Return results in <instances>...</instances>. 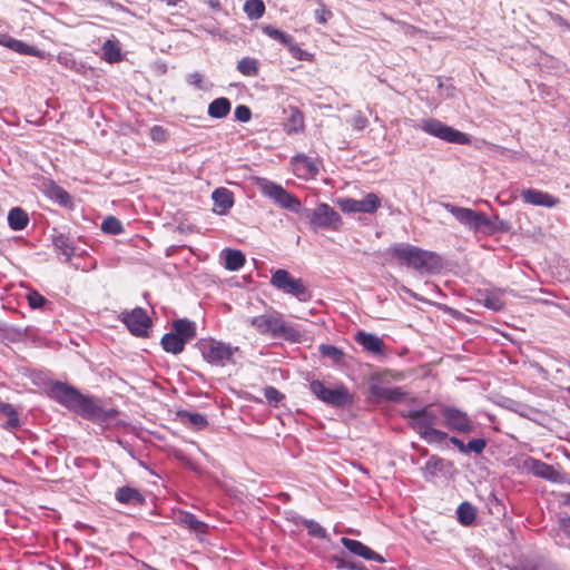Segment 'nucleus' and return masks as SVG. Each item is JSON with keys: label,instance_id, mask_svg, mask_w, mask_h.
<instances>
[{"label": "nucleus", "instance_id": "f257e3e1", "mask_svg": "<svg viewBox=\"0 0 570 570\" xmlns=\"http://www.w3.org/2000/svg\"><path fill=\"white\" fill-rule=\"evenodd\" d=\"M387 252L420 273H435L442 267L441 258L435 253L410 244H393Z\"/></svg>", "mask_w": 570, "mask_h": 570}, {"label": "nucleus", "instance_id": "f03ea898", "mask_svg": "<svg viewBox=\"0 0 570 570\" xmlns=\"http://www.w3.org/2000/svg\"><path fill=\"white\" fill-rule=\"evenodd\" d=\"M442 205L459 223L474 233L493 234L498 230H507L505 223L500 220L498 216L490 219L485 214L470 208L459 207L450 203H443Z\"/></svg>", "mask_w": 570, "mask_h": 570}, {"label": "nucleus", "instance_id": "7ed1b4c3", "mask_svg": "<svg viewBox=\"0 0 570 570\" xmlns=\"http://www.w3.org/2000/svg\"><path fill=\"white\" fill-rule=\"evenodd\" d=\"M248 322L259 334L269 335L273 338L298 342L302 336L299 331L284 322L276 311L252 317Z\"/></svg>", "mask_w": 570, "mask_h": 570}, {"label": "nucleus", "instance_id": "20e7f679", "mask_svg": "<svg viewBox=\"0 0 570 570\" xmlns=\"http://www.w3.org/2000/svg\"><path fill=\"white\" fill-rule=\"evenodd\" d=\"M255 184L265 197L272 199L279 207L301 214L303 206L299 199L281 185L262 177L256 178Z\"/></svg>", "mask_w": 570, "mask_h": 570}, {"label": "nucleus", "instance_id": "39448f33", "mask_svg": "<svg viewBox=\"0 0 570 570\" xmlns=\"http://www.w3.org/2000/svg\"><path fill=\"white\" fill-rule=\"evenodd\" d=\"M301 215L307 220L313 232L318 229L337 230L342 225L341 216L325 203L318 204L314 209L303 207Z\"/></svg>", "mask_w": 570, "mask_h": 570}, {"label": "nucleus", "instance_id": "423d86ee", "mask_svg": "<svg viewBox=\"0 0 570 570\" xmlns=\"http://www.w3.org/2000/svg\"><path fill=\"white\" fill-rule=\"evenodd\" d=\"M198 347L202 352L203 357L210 364L217 366H225L227 363L233 361L235 352L238 347L216 341V340H202L198 343Z\"/></svg>", "mask_w": 570, "mask_h": 570}, {"label": "nucleus", "instance_id": "0eeeda50", "mask_svg": "<svg viewBox=\"0 0 570 570\" xmlns=\"http://www.w3.org/2000/svg\"><path fill=\"white\" fill-rule=\"evenodd\" d=\"M271 284L286 294L297 297L302 302L311 298V294L302 278H294L286 269H277L271 277Z\"/></svg>", "mask_w": 570, "mask_h": 570}, {"label": "nucleus", "instance_id": "6e6552de", "mask_svg": "<svg viewBox=\"0 0 570 570\" xmlns=\"http://www.w3.org/2000/svg\"><path fill=\"white\" fill-rule=\"evenodd\" d=\"M312 393L321 401L335 407H343L353 402V397L348 389L338 385L335 389L326 387L321 381H312L309 384Z\"/></svg>", "mask_w": 570, "mask_h": 570}, {"label": "nucleus", "instance_id": "1a4fd4ad", "mask_svg": "<svg viewBox=\"0 0 570 570\" xmlns=\"http://www.w3.org/2000/svg\"><path fill=\"white\" fill-rule=\"evenodd\" d=\"M72 411L85 419L96 422H107L117 415V411L106 410L97 399L83 394L79 396V401H77L76 407Z\"/></svg>", "mask_w": 570, "mask_h": 570}, {"label": "nucleus", "instance_id": "9d476101", "mask_svg": "<svg viewBox=\"0 0 570 570\" xmlns=\"http://www.w3.org/2000/svg\"><path fill=\"white\" fill-rule=\"evenodd\" d=\"M403 416L409 420V425L421 435L439 424L441 419L440 405L436 409L428 405L420 410H410Z\"/></svg>", "mask_w": 570, "mask_h": 570}, {"label": "nucleus", "instance_id": "9b49d317", "mask_svg": "<svg viewBox=\"0 0 570 570\" xmlns=\"http://www.w3.org/2000/svg\"><path fill=\"white\" fill-rule=\"evenodd\" d=\"M440 414L442 425L451 431L470 433L474 430V424L470 416L455 406L440 404Z\"/></svg>", "mask_w": 570, "mask_h": 570}, {"label": "nucleus", "instance_id": "f8f14e48", "mask_svg": "<svg viewBox=\"0 0 570 570\" xmlns=\"http://www.w3.org/2000/svg\"><path fill=\"white\" fill-rule=\"evenodd\" d=\"M336 205L343 213L346 214H373L380 208L381 198L374 193H368L363 199L360 200L350 197L337 198Z\"/></svg>", "mask_w": 570, "mask_h": 570}, {"label": "nucleus", "instance_id": "ddd939ff", "mask_svg": "<svg viewBox=\"0 0 570 570\" xmlns=\"http://www.w3.org/2000/svg\"><path fill=\"white\" fill-rule=\"evenodd\" d=\"M422 129L425 132L448 142H470L468 135L444 125L438 119L432 118L425 120L422 125Z\"/></svg>", "mask_w": 570, "mask_h": 570}, {"label": "nucleus", "instance_id": "4468645a", "mask_svg": "<svg viewBox=\"0 0 570 570\" xmlns=\"http://www.w3.org/2000/svg\"><path fill=\"white\" fill-rule=\"evenodd\" d=\"M121 321L126 324L130 333L136 336H146L151 325V320L140 307H136L131 312H122Z\"/></svg>", "mask_w": 570, "mask_h": 570}, {"label": "nucleus", "instance_id": "2eb2a0df", "mask_svg": "<svg viewBox=\"0 0 570 570\" xmlns=\"http://www.w3.org/2000/svg\"><path fill=\"white\" fill-rule=\"evenodd\" d=\"M50 395L58 403L72 411L81 393L66 383L56 382L50 389Z\"/></svg>", "mask_w": 570, "mask_h": 570}, {"label": "nucleus", "instance_id": "dca6fc26", "mask_svg": "<svg viewBox=\"0 0 570 570\" xmlns=\"http://www.w3.org/2000/svg\"><path fill=\"white\" fill-rule=\"evenodd\" d=\"M520 196L525 204L533 206L552 208L560 203L557 197L535 188H523L520 191Z\"/></svg>", "mask_w": 570, "mask_h": 570}, {"label": "nucleus", "instance_id": "f3484780", "mask_svg": "<svg viewBox=\"0 0 570 570\" xmlns=\"http://www.w3.org/2000/svg\"><path fill=\"white\" fill-rule=\"evenodd\" d=\"M521 466L532 472L534 475L543 478L548 481H557L559 478V473L552 465L531 456L524 458Z\"/></svg>", "mask_w": 570, "mask_h": 570}, {"label": "nucleus", "instance_id": "a211bd4d", "mask_svg": "<svg viewBox=\"0 0 570 570\" xmlns=\"http://www.w3.org/2000/svg\"><path fill=\"white\" fill-rule=\"evenodd\" d=\"M341 543L353 554L362 557L366 560L376 561V562H384V558L363 544L361 541L348 539L343 537L341 539Z\"/></svg>", "mask_w": 570, "mask_h": 570}, {"label": "nucleus", "instance_id": "6ab92c4d", "mask_svg": "<svg viewBox=\"0 0 570 570\" xmlns=\"http://www.w3.org/2000/svg\"><path fill=\"white\" fill-rule=\"evenodd\" d=\"M370 392L374 397L387 402H400L406 395L402 387H386L381 384H372Z\"/></svg>", "mask_w": 570, "mask_h": 570}, {"label": "nucleus", "instance_id": "aec40b11", "mask_svg": "<svg viewBox=\"0 0 570 570\" xmlns=\"http://www.w3.org/2000/svg\"><path fill=\"white\" fill-rule=\"evenodd\" d=\"M295 173L301 177L315 176L320 170V161L305 155L293 157Z\"/></svg>", "mask_w": 570, "mask_h": 570}, {"label": "nucleus", "instance_id": "412c9836", "mask_svg": "<svg viewBox=\"0 0 570 570\" xmlns=\"http://www.w3.org/2000/svg\"><path fill=\"white\" fill-rule=\"evenodd\" d=\"M42 190L50 199L57 202L59 205L65 207L71 205L70 195L63 188L58 186L53 180H45L42 184Z\"/></svg>", "mask_w": 570, "mask_h": 570}, {"label": "nucleus", "instance_id": "4be33fe9", "mask_svg": "<svg viewBox=\"0 0 570 570\" xmlns=\"http://www.w3.org/2000/svg\"><path fill=\"white\" fill-rule=\"evenodd\" d=\"M284 112L287 115L284 127L288 134L304 130V114L297 107L289 106Z\"/></svg>", "mask_w": 570, "mask_h": 570}, {"label": "nucleus", "instance_id": "5701e85b", "mask_svg": "<svg viewBox=\"0 0 570 570\" xmlns=\"http://www.w3.org/2000/svg\"><path fill=\"white\" fill-rule=\"evenodd\" d=\"M355 342L358 343L364 350L373 354H381L383 352V341L371 333L358 332L354 336Z\"/></svg>", "mask_w": 570, "mask_h": 570}, {"label": "nucleus", "instance_id": "b1692460", "mask_svg": "<svg viewBox=\"0 0 570 570\" xmlns=\"http://www.w3.org/2000/svg\"><path fill=\"white\" fill-rule=\"evenodd\" d=\"M116 499L120 503L134 507L142 505L145 503L144 495L137 489L130 487L119 488L116 492Z\"/></svg>", "mask_w": 570, "mask_h": 570}, {"label": "nucleus", "instance_id": "393cba45", "mask_svg": "<svg viewBox=\"0 0 570 570\" xmlns=\"http://www.w3.org/2000/svg\"><path fill=\"white\" fill-rule=\"evenodd\" d=\"M212 198L215 205V212L223 215L233 206V194L226 188H217Z\"/></svg>", "mask_w": 570, "mask_h": 570}, {"label": "nucleus", "instance_id": "a878e982", "mask_svg": "<svg viewBox=\"0 0 570 570\" xmlns=\"http://www.w3.org/2000/svg\"><path fill=\"white\" fill-rule=\"evenodd\" d=\"M173 332L177 334L183 342L187 343L196 335V325L187 318H179L173 323Z\"/></svg>", "mask_w": 570, "mask_h": 570}, {"label": "nucleus", "instance_id": "bb28decb", "mask_svg": "<svg viewBox=\"0 0 570 570\" xmlns=\"http://www.w3.org/2000/svg\"><path fill=\"white\" fill-rule=\"evenodd\" d=\"M220 256L222 258H224V266L228 271H238L245 264L244 254L237 249H224Z\"/></svg>", "mask_w": 570, "mask_h": 570}, {"label": "nucleus", "instance_id": "cd10ccee", "mask_svg": "<svg viewBox=\"0 0 570 570\" xmlns=\"http://www.w3.org/2000/svg\"><path fill=\"white\" fill-rule=\"evenodd\" d=\"M230 109H232L230 101L225 97H220V98L214 99L209 104L207 112L212 118L219 119V118L226 117L230 112Z\"/></svg>", "mask_w": 570, "mask_h": 570}, {"label": "nucleus", "instance_id": "c85d7f7f", "mask_svg": "<svg viewBox=\"0 0 570 570\" xmlns=\"http://www.w3.org/2000/svg\"><path fill=\"white\" fill-rule=\"evenodd\" d=\"M177 521L179 524L190 529L196 533H205L207 530V524L198 520L190 512H180L177 517Z\"/></svg>", "mask_w": 570, "mask_h": 570}, {"label": "nucleus", "instance_id": "c756f323", "mask_svg": "<svg viewBox=\"0 0 570 570\" xmlns=\"http://www.w3.org/2000/svg\"><path fill=\"white\" fill-rule=\"evenodd\" d=\"M29 223L28 214L20 207L12 208L8 214V224L13 230H22Z\"/></svg>", "mask_w": 570, "mask_h": 570}, {"label": "nucleus", "instance_id": "7c9ffc66", "mask_svg": "<svg viewBox=\"0 0 570 570\" xmlns=\"http://www.w3.org/2000/svg\"><path fill=\"white\" fill-rule=\"evenodd\" d=\"M185 342L175 334L174 332L167 333L161 338V346L163 348L173 354H179L184 351Z\"/></svg>", "mask_w": 570, "mask_h": 570}, {"label": "nucleus", "instance_id": "2f4dec72", "mask_svg": "<svg viewBox=\"0 0 570 570\" xmlns=\"http://www.w3.org/2000/svg\"><path fill=\"white\" fill-rule=\"evenodd\" d=\"M102 58L110 62H119L121 60V49L117 40H107L102 45Z\"/></svg>", "mask_w": 570, "mask_h": 570}, {"label": "nucleus", "instance_id": "473e14b6", "mask_svg": "<svg viewBox=\"0 0 570 570\" xmlns=\"http://www.w3.org/2000/svg\"><path fill=\"white\" fill-rule=\"evenodd\" d=\"M458 520L463 525H471L476 517V509L470 502H462L458 510Z\"/></svg>", "mask_w": 570, "mask_h": 570}, {"label": "nucleus", "instance_id": "72a5a7b5", "mask_svg": "<svg viewBox=\"0 0 570 570\" xmlns=\"http://www.w3.org/2000/svg\"><path fill=\"white\" fill-rule=\"evenodd\" d=\"M237 70L246 77H256L259 72V63L257 59L245 57L237 63Z\"/></svg>", "mask_w": 570, "mask_h": 570}, {"label": "nucleus", "instance_id": "f704fd0d", "mask_svg": "<svg viewBox=\"0 0 570 570\" xmlns=\"http://www.w3.org/2000/svg\"><path fill=\"white\" fill-rule=\"evenodd\" d=\"M318 351L322 356L331 360L333 364H341L345 356L341 348L330 344H321Z\"/></svg>", "mask_w": 570, "mask_h": 570}, {"label": "nucleus", "instance_id": "c9c22d12", "mask_svg": "<svg viewBox=\"0 0 570 570\" xmlns=\"http://www.w3.org/2000/svg\"><path fill=\"white\" fill-rule=\"evenodd\" d=\"M244 11L249 19L256 20L265 13V4L263 0H246Z\"/></svg>", "mask_w": 570, "mask_h": 570}, {"label": "nucleus", "instance_id": "e433bc0d", "mask_svg": "<svg viewBox=\"0 0 570 570\" xmlns=\"http://www.w3.org/2000/svg\"><path fill=\"white\" fill-rule=\"evenodd\" d=\"M263 32L272 38L273 40H276L284 46H287L291 43V40H293V37L288 33L283 32L282 30L275 28L274 26H265L263 27Z\"/></svg>", "mask_w": 570, "mask_h": 570}, {"label": "nucleus", "instance_id": "4c0bfd02", "mask_svg": "<svg viewBox=\"0 0 570 570\" xmlns=\"http://www.w3.org/2000/svg\"><path fill=\"white\" fill-rule=\"evenodd\" d=\"M180 416L185 423L197 430H202L208 424L207 419L200 413L183 412Z\"/></svg>", "mask_w": 570, "mask_h": 570}, {"label": "nucleus", "instance_id": "58836bf2", "mask_svg": "<svg viewBox=\"0 0 570 570\" xmlns=\"http://www.w3.org/2000/svg\"><path fill=\"white\" fill-rule=\"evenodd\" d=\"M299 524L304 525L307 529L309 535L321 539L326 537V530L321 524L313 520L301 518Z\"/></svg>", "mask_w": 570, "mask_h": 570}, {"label": "nucleus", "instance_id": "ea45409f", "mask_svg": "<svg viewBox=\"0 0 570 570\" xmlns=\"http://www.w3.org/2000/svg\"><path fill=\"white\" fill-rule=\"evenodd\" d=\"M101 230L110 235H118L122 232V225L119 219L110 216L102 222Z\"/></svg>", "mask_w": 570, "mask_h": 570}, {"label": "nucleus", "instance_id": "a19ab883", "mask_svg": "<svg viewBox=\"0 0 570 570\" xmlns=\"http://www.w3.org/2000/svg\"><path fill=\"white\" fill-rule=\"evenodd\" d=\"M420 436L429 443H442L448 439V434L444 431L435 428L425 431Z\"/></svg>", "mask_w": 570, "mask_h": 570}, {"label": "nucleus", "instance_id": "79ce46f5", "mask_svg": "<svg viewBox=\"0 0 570 570\" xmlns=\"http://www.w3.org/2000/svg\"><path fill=\"white\" fill-rule=\"evenodd\" d=\"M482 304L494 312L501 311L504 306L503 301L495 294H485L481 298Z\"/></svg>", "mask_w": 570, "mask_h": 570}, {"label": "nucleus", "instance_id": "37998d69", "mask_svg": "<svg viewBox=\"0 0 570 570\" xmlns=\"http://www.w3.org/2000/svg\"><path fill=\"white\" fill-rule=\"evenodd\" d=\"M318 8L314 11L315 19L321 24H326L332 18V12L326 8L324 2L317 1Z\"/></svg>", "mask_w": 570, "mask_h": 570}, {"label": "nucleus", "instance_id": "c03bdc74", "mask_svg": "<svg viewBox=\"0 0 570 570\" xmlns=\"http://www.w3.org/2000/svg\"><path fill=\"white\" fill-rule=\"evenodd\" d=\"M487 446V441L484 439H472L465 445V453H475L481 454Z\"/></svg>", "mask_w": 570, "mask_h": 570}, {"label": "nucleus", "instance_id": "a18cd8bd", "mask_svg": "<svg viewBox=\"0 0 570 570\" xmlns=\"http://www.w3.org/2000/svg\"><path fill=\"white\" fill-rule=\"evenodd\" d=\"M6 45H7V47H9L10 49L14 50L16 52L35 55L33 48L29 47L28 45H26L21 40L9 39Z\"/></svg>", "mask_w": 570, "mask_h": 570}, {"label": "nucleus", "instance_id": "49530a36", "mask_svg": "<svg viewBox=\"0 0 570 570\" xmlns=\"http://www.w3.org/2000/svg\"><path fill=\"white\" fill-rule=\"evenodd\" d=\"M264 396L267 400V402L272 405H276L279 401L284 399V395L274 386L265 387Z\"/></svg>", "mask_w": 570, "mask_h": 570}, {"label": "nucleus", "instance_id": "de8ad7c7", "mask_svg": "<svg viewBox=\"0 0 570 570\" xmlns=\"http://www.w3.org/2000/svg\"><path fill=\"white\" fill-rule=\"evenodd\" d=\"M235 119L240 122H247L252 118V110L245 105H238L234 111Z\"/></svg>", "mask_w": 570, "mask_h": 570}, {"label": "nucleus", "instance_id": "09e8293b", "mask_svg": "<svg viewBox=\"0 0 570 570\" xmlns=\"http://www.w3.org/2000/svg\"><path fill=\"white\" fill-rule=\"evenodd\" d=\"M286 47L295 59H298V60H307L308 59L309 53L306 52L305 50H303L301 47H298L294 42V39L291 40V43L287 45Z\"/></svg>", "mask_w": 570, "mask_h": 570}, {"label": "nucleus", "instance_id": "8fccbe9b", "mask_svg": "<svg viewBox=\"0 0 570 570\" xmlns=\"http://www.w3.org/2000/svg\"><path fill=\"white\" fill-rule=\"evenodd\" d=\"M442 464V460L436 456H431L424 466V472L430 475H434L436 470H440Z\"/></svg>", "mask_w": 570, "mask_h": 570}, {"label": "nucleus", "instance_id": "3c124183", "mask_svg": "<svg viewBox=\"0 0 570 570\" xmlns=\"http://www.w3.org/2000/svg\"><path fill=\"white\" fill-rule=\"evenodd\" d=\"M28 303L32 308H40L45 305L46 298L38 292H30L27 296Z\"/></svg>", "mask_w": 570, "mask_h": 570}, {"label": "nucleus", "instance_id": "603ef678", "mask_svg": "<svg viewBox=\"0 0 570 570\" xmlns=\"http://www.w3.org/2000/svg\"><path fill=\"white\" fill-rule=\"evenodd\" d=\"M55 245L57 248L61 250V254L66 257V261H69L70 257L73 255V248L67 244V240L65 238H58L55 242Z\"/></svg>", "mask_w": 570, "mask_h": 570}, {"label": "nucleus", "instance_id": "864d4df0", "mask_svg": "<svg viewBox=\"0 0 570 570\" xmlns=\"http://www.w3.org/2000/svg\"><path fill=\"white\" fill-rule=\"evenodd\" d=\"M187 82L197 89H203V75L198 71H195L188 75Z\"/></svg>", "mask_w": 570, "mask_h": 570}, {"label": "nucleus", "instance_id": "5fc2aeb1", "mask_svg": "<svg viewBox=\"0 0 570 570\" xmlns=\"http://www.w3.org/2000/svg\"><path fill=\"white\" fill-rule=\"evenodd\" d=\"M561 533L564 543L570 546V518L562 521Z\"/></svg>", "mask_w": 570, "mask_h": 570}, {"label": "nucleus", "instance_id": "6e6d98bb", "mask_svg": "<svg viewBox=\"0 0 570 570\" xmlns=\"http://www.w3.org/2000/svg\"><path fill=\"white\" fill-rule=\"evenodd\" d=\"M20 425L17 412L13 414L8 415L7 422L2 425L6 430H13L17 429Z\"/></svg>", "mask_w": 570, "mask_h": 570}, {"label": "nucleus", "instance_id": "4d7b16f0", "mask_svg": "<svg viewBox=\"0 0 570 570\" xmlns=\"http://www.w3.org/2000/svg\"><path fill=\"white\" fill-rule=\"evenodd\" d=\"M332 560L335 563L336 569H350L351 563H352L351 561H347L340 557H333Z\"/></svg>", "mask_w": 570, "mask_h": 570}, {"label": "nucleus", "instance_id": "13d9d810", "mask_svg": "<svg viewBox=\"0 0 570 570\" xmlns=\"http://www.w3.org/2000/svg\"><path fill=\"white\" fill-rule=\"evenodd\" d=\"M165 135H166L165 130L159 126H155L151 129V138L154 140H163V139H165Z\"/></svg>", "mask_w": 570, "mask_h": 570}, {"label": "nucleus", "instance_id": "bf43d9fd", "mask_svg": "<svg viewBox=\"0 0 570 570\" xmlns=\"http://www.w3.org/2000/svg\"><path fill=\"white\" fill-rule=\"evenodd\" d=\"M449 441H450L454 446H456V448H458V450H459L461 453H463V454L465 453V445H466V444H465V443H463V441H462V440H460V439H459V438H456V436H451V438L449 439Z\"/></svg>", "mask_w": 570, "mask_h": 570}, {"label": "nucleus", "instance_id": "052dcab7", "mask_svg": "<svg viewBox=\"0 0 570 570\" xmlns=\"http://www.w3.org/2000/svg\"><path fill=\"white\" fill-rule=\"evenodd\" d=\"M14 412L16 410L12 407V405L0 402V413L8 416L10 414H13Z\"/></svg>", "mask_w": 570, "mask_h": 570}, {"label": "nucleus", "instance_id": "680f3d73", "mask_svg": "<svg viewBox=\"0 0 570 570\" xmlns=\"http://www.w3.org/2000/svg\"><path fill=\"white\" fill-rule=\"evenodd\" d=\"M508 570H543L540 566H522L521 568H509Z\"/></svg>", "mask_w": 570, "mask_h": 570}, {"label": "nucleus", "instance_id": "e2e57ef3", "mask_svg": "<svg viewBox=\"0 0 570 570\" xmlns=\"http://www.w3.org/2000/svg\"><path fill=\"white\" fill-rule=\"evenodd\" d=\"M348 570H368L362 563L352 562Z\"/></svg>", "mask_w": 570, "mask_h": 570}, {"label": "nucleus", "instance_id": "0e129e2a", "mask_svg": "<svg viewBox=\"0 0 570 570\" xmlns=\"http://www.w3.org/2000/svg\"><path fill=\"white\" fill-rule=\"evenodd\" d=\"M563 503L570 507V493L566 494Z\"/></svg>", "mask_w": 570, "mask_h": 570}, {"label": "nucleus", "instance_id": "69168bd1", "mask_svg": "<svg viewBox=\"0 0 570 570\" xmlns=\"http://www.w3.org/2000/svg\"><path fill=\"white\" fill-rule=\"evenodd\" d=\"M209 3H210L212 7H218L219 6V2L217 0H210Z\"/></svg>", "mask_w": 570, "mask_h": 570}, {"label": "nucleus", "instance_id": "338daca9", "mask_svg": "<svg viewBox=\"0 0 570 570\" xmlns=\"http://www.w3.org/2000/svg\"><path fill=\"white\" fill-rule=\"evenodd\" d=\"M403 289H404L406 293L411 294L413 297H416V296H415V294H413L409 288L403 287Z\"/></svg>", "mask_w": 570, "mask_h": 570}, {"label": "nucleus", "instance_id": "774afa93", "mask_svg": "<svg viewBox=\"0 0 570 570\" xmlns=\"http://www.w3.org/2000/svg\"><path fill=\"white\" fill-rule=\"evenodd\" d=\"M406 27H407V29H411V30H413V31H414V30H416V28H415V27H413V26L406 24Z\"/></svg>", "mask_w": 570, "mask_h": 570}]
</instances>
